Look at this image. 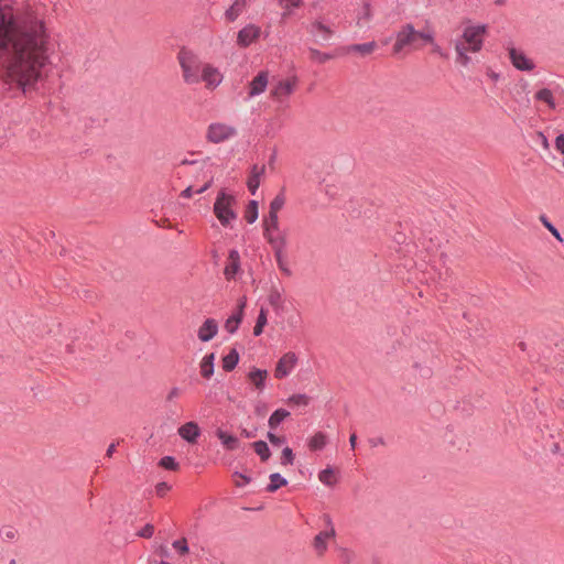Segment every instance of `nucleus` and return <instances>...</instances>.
Returning a JSON list of instances; mask_svg holds the SVG:
<instances>
[{
    "mask_svg": "<svg viewBox=\"0 0 564 564\" xmlns=\"http://www.w3.org/2000/svg\"><path fill=\"white\" fill-rule=\"evenodd\" d=\"M44 3L28 4L15 13L0 0V66L6 82L24 94L43 80L50 64L51 33Z\"/></svg>",
    "mask_w": 564,
    "mask_h": 564,
    "instance_id": "1",
    "label": "nucleus"
},
{
    "mask_svg": "<svg viewBox=\"0 0 564 564\" xmlns=\"http://www.w3.org/2000/svg\"><path fill=\"white\" fill-rule=\"evenodd\" d=\"M486 32V24L468 25L464 29L462 39H457L454 44L457 64L463 67L470 64L471 58L468 56V52L477 53L481 51Z\"/></svg>",
    "mask_w": 564,
    "mask_h": 564,
    "instance_id": "2",
    "label": "nucleus"
},
{
    "mask_svg": "<svg viewBox=\"0 0 564 564\" xmlns=\"http://www.w3.org/2000/svg\"><path fill=\"white\" fill-rule=\"evenodd\" d=\"M417 39L423 40L425 43H433L434 33L430 30L416 31L411 23L404 24L395 33V42L392 47L393 54L399 55L405 47L416 48Z\"/></svg>",
    "mask_w": 564,
    "mask_h": 564,
    "instance_id": "3",
    "label": "nucleus"
},
{
    "mask_svg": "<svg viewBox=\"0 0 564 564\" xmlns=\"http://www.w3.org/2000/svg\"><path fill=\"white\" fill-rule=\"evenodd\" d=\"M177 59L182 68L184 82L188 85L198 84L203 66L205 65L200 58L192 51L182 48L177 54Z\"/></svg>",
    "mask_w": 564,
    "mask_h": 564,
    "instance_id": "4",
    "label": "nucleus"
},
{
    "mask_svg": "<svg viewBox=\"0 0 564 564\" xmlns=\"http://www.w3.org/2000/svg\"><path fill=\"white\" fill-rule=\"evenodd\" d=\"M263 238L271 248L288 245V234L280 228L279 216L268 214L262 220Z\"/></svg>",
    "mask_w": 564,
    "mask_h": 564,
    "instance_id": "5",
    "label": "nucleus"
},
{
    "mask_svg": "<svg viewBox=\"0 0 564 564\" xmlns=\"http://www.w3.org/2000/svg\"><path fill=\"white\" fill-rule=\"evenodd\" d=\"M236 203V198L227 194L225 189H221L214 204V214L223 226H228L231 220L237 218V214L232 209V205Z\"/></svg>",
    "mask_w": 564,
    "mask_h": 564,
    "instance_id": "6",
    "label": "nucleus"
},
{
    "mask_svg": "<svg viewBox=\"0 0 564 564\" xmlns=\"http://www.w3.org/2000/svg\"><path fill=\"white\" fill-rule=\"evenodd\" d=\"M237 134V130L235 127L214 122L208 126L206 139L212 143H221Z\"/></svg>",
    "mask_w": 564,
    "mask_h": 564,
    "instance_id": "7",
    "label": "nucleus"
},
{
    "mask_svg": "<svg viewBox=\"0 0 564 564\" xmlns=\"http://www.w3.org/2000/svg\"><path fill=\"white\" fill-rule=\"evenodd\" d=\"M323 519L328 527V530L321 531L315 535L313 546L318 555H323L327 550L326 541L335 538L336 532L333 527L332 518L328 514H324Z\"/></svg>",
    "mask_w": 564,
    "mask_h": 564,
    "instance_id": "8",
    "label": "nucleus"
},
{
    "mask_svg": "<svg viewBox=\"0 0 564 564\" xmlns=\"http://www.w3.org/2000/svg\"><path fill=\"white\" fill-rule=\"evenodd\" d=\"M297 364V356L289 351L284 354L278 361L274 376L278 379L288 377Z\"/></svg>",
    "mask_w": 564,
    "mask_h": 564,
    "instance_id": "9",
    "label": "nucleus"
},
{
    "mask_svg": "<svg viewBox=\"0 0 564 564\" xmlns=\"http://www.w3.org/2000/svg\"><path fill=\"white\" fill-rule=\"evenodd\" d=\"M223 78L224 76L217 67L210 64L203 66L200 82H204L207 88L215 89L221 84Z\"/></svg>",
    "mask_w": 564,
    "mask_h": 564,
    "instance_id": "10",
    "label": "nucleus"
},
{
    "mask_svg": "<svg viewBox=\"0 0 564 564\" xmlns=\"http://www.w3.org/2000/svg\"><path fill=\"white\" fill-rule=\"evenodd\" d=\"M509 57L512 65L522 72H530L534 69L535 65L532 59L527 57V55L514 47L509 48Z\"/></svg>",
    "mask_w": 564,
    "mask_h": 564,
    "instance_id": "11",
    "label": "nucleus"
},
{
    "mask_svg": "<svg viewBox=\"0 0 564 564\" xmlns=\"http://www.w3.org/2000/svg\"><path fill=\"white\" fill-rule=\"evenodd\" d=\"M177 433L184 441L195 444L197 438L200 436L202 431L196 422L191 421L181 425Z\"/></svg>",
    "mask_w": 564,
    "mask_h": 564,
    "instance_id": "12",
    "label": "nucleus"
},
{
    "mask_svg": "<svg viewBox=\"0 0 564 564\" xmlns=\"http://www.w3.org/2000/svg\"><path fill=\"white\" fill-rule=\"evenodd\" d=\"M260 34V29L254 24H248L238 32L237 43L240 46H249Z\"/></svg>",
    "mask_w": 564,
    "mask_h": 564,
    "instance_id": "13",
    "label": "nucleus"
},
{
    "mask_svg": "<svg viewBox=\"0 0 564 564\" xmlns=\"http://www.w3.org/2000/svg\"><path fill=\"white\" fill-rule=\"evenodd\" d=\"M218 333V323L214 318H207L198 328L197 336L199 340L206 343L212 340Z\"/></svg>",
    "mask_w": 564,
    "mask_h": 564,
    "instance_id": "14",
    "label": "nucleus"
},
{
    "mask_svg": "<svg viewBox=\"0 0 564 564\" xmlns=\"http://www.w3.org/2000/svg\"><path fill=\"white\" fill-rule=\"evenodd\" d=\"M240 269V256L238 250L231 249L228 254V263L225 267L224 274L227 280H232Z\"/></svg>",
    "mask_w": 564,
    "mask_h": 564,
    "instance_id": "15",
    "label": "nucleus"
},
{
    "mask_svg": "<svg viewBox=\"0 0 564 564\" xmlns=\"http://www.w3.org/2000/svg\"><path fill=\"white\" fill-rule=\"evenodd\" d=\"M245 305H246L245 300H241L238 305L237 312L234 313L232 315H230L225 322V329L231 335L235 334L239 328V325H240V323L242 321V316H243Z\"/></svg>",
    "mask_w": 564,
    "mask_h": 564,
    "instance_id": "16",
    "label": "nucleus"
},
{
    "mask_svg": "<svg viewBox=\"0 0 564 564\" xmlns=\"http://www.w3.org/2000/svg\"><path fill=\"white\" fill-rule=\"evenodd\" d=\"M268 86V73L260 72L258 75L251 80L249 86V97H256L261 95Z\"/></svg>",
    "mask_w": 564,
    "mask_h": 564,
    "instance_id": "17",
    "label": "nucleus"
},
{
    "mask_svg": "<svg viewBox=\"0 0 564 564\" xmlns=\"http://www.w3.org/2000/svg\"><path fill=\"white\" fill-rule=\"evenodd\" d=\"M264 172H265L264 165H261V166H259L257 164L252 165V167L250 170V175L247 181V187L252 195H256V193L259 188V185H260V180H261L262 175L264 174Z\"/></svg>",
    "mask_w": 564,
    "mask_h": 564,
    "instance_id": "18",
    "label": "nucleus"
},
{
    "mask_svg": "<svg viewBox=\"0 0 564 564\" xmlns=\"http://www.w3.org/2000/svg\"><path fill=\"white\" fill-rule=\"evenodd\" d=\"M288 245H282L278 247L271 248L274 253V258L276 261V265L280 269L281 272H283L285 275L290 276L292 274V270L289 267V263L286 261V251Z\"/></svg>",
    "mask_w": 564,
    "mask_h": 564,
    "instance_id": "19",
    "label": "nucleus"
},
{
    "mask_svg": "<svg viewBox=\"0 0 564 564\" xmlns=\"http://www.w3.org/2000/svg\"><path fill=\"white\" fill-rule=\"evenodd\" d=\"M294 90V82L280 80L271 90V96L274 99L282 100L289 97Z\"/></svg>",
    "mask_w": 564,
    "mask_h": 564,
    "instance_id": "20",
    "label": "nucleus"
},
{
    "mask_svg": "<svg viewBox=\"0 0 564 564\" xmlns=\"http://www.w3.org/2000/svg\"><path fill=\"white\" fill-rule=\"evenodd\" d=\"M310 33L313 35H321L322 40L328 41L333 35V30L322 20H315L310 26Z\"/></svg>",
    "mask_w": 564,
    "mask_h": 564,
    "instance_id": "21",
    "label": "nucleus"
},
{
    "mask_svg": "<svg viewBox=\"0 0 564 564\" xmlns=\"http://www.w3.org/2000/svg\"><path fill=\"white\" fill-rule=\"evenodd\" d=\"M268 302L276 314H280L284 308V299L282 291L278 288H272L268 295Z\"/></svg>",
    "mask_w": 564,
    "mask_h": 564,
    "instance_id": "22",
    "label": "nucleus"
},
{
    "mask_svg": "<svg viewBox=\"0 0 564 564\" xmlns=\"http://www.w3.org/2000/svg\"><path fill=\"white\" fill-rule=\"evenodd\" d=\"M216 436L219 438L221 445L227 451H235L239 446V440L235 435L228 434L221 429L216 431Z\"/></svg>",
    "mask_w": 564,
    "mask_h": 564,
    "instance_id": "23",
    "label": "nucleus"
},
{
    "mask_svg": "<svg viewBox=\"0 0 564 564\" xmlns=\"http://www.w3.org/2000/svg\"><path fill=\"white\" fill-rule=\"evenodd\" d=\"M377 48V43L370 41L361 44H350L345 47L347 53H359L362 56L370 55Z\"/></svg>",
    "mask_w": 564,
    "mask_h": 564,
    "instance_id": "24",
    "label": "nucleus"
},
{
    "mask_svg": "<svg viewBox=\"0 0 564 564\" xmlns=\"http://www.w3.org/2000/svg\"><path fill=\"white\" fill-rule=\"evenodd\" d=\"M216 355L215 352L207 354L203 357L200 361V375L202 377L209 379L214 375V361Z\"/></svg>",
    "mask_w": 564,
    "mask_h": 564,
    "instance_id": "25",
    "label": "nucleus"
},
{
    "mask_svg": "<svg viewBox=\"0 0 564 564\" xmlns=\"http://www.w3.org/2000/svg\"><path fill=\"white\" fill-rule=\"evenodd\" d=\"M246 8V0H235V2L226 10L225 17L229 22H234Z\"/></svg>",
    "mask_w": 564,
    "mask_h": 564,
    "instance_id": "26",
    "label": "nucleus"
},
{
    "mask_svg": "<svg viewBox=\"0 0 564 564\" xmlns=\"http://www.w3.org/2000/svg\"><path fill=\"white\" fill-rule=\"evenodd\" d=\"M290 416V412L285 409L275 410L268 420L270 431H274L286 417Z\"/></svg>",
    "mask_w": 564,
    "mask_h": 564,
    "instance_id": "27",
    "label": "nucleus"
},
{
    "mask_svg": "<svg viewBox=\"0 0 564 564\" xmlns=\"http://www.w3.org/2000/svg\"><path fill=\"white\" fill-rule=\"evenodd\" d=\"M267 376L268 371L264 369H253L248 375L249 380L258 390H263Z\"/></svg>",
    "mask_w": 564,
    "mask_h": 564,
    "instance_id": "28",
    "label": "nucleus"
},
{
    "mask_svg": "<svg viewBox=\"0 0 564 564\" xmlns=\"http://www.w3.org/2000/svg\"><path fill=\"white\" fill-rule=\"evenodd\" d=\"M270 482L268 484L265 490L268 492H274L281 487L288 485V479L283 477L280 473H273L269 476Z\"/></svg>",
    "mask_w": 564,
    "mask_h": 564,
    "instance_id": "29",
    "label": "nucleus"
},
{
    "mask_svg": "<svg viewBox=\"0 0 564 564\" xmlns=\"http://www.w3.org/2000/svg\"><path fill=\"white\" fill-rule=\"evenodd\" d=\"M327 444V435L323 432L315 433L307 442V446L311 451H321Z\"/></svg>",
    "mask_w": 564,
    "mask_h": 564,
    "instance_id": "30",
    "label": "nucleus"
},
{
    "mask_svg": "<svg viewBox=\"0 0 564 564\" xmlns=\"http://www.w3.org/2000/svg\"><path fill=\"white\" fill-rule=\"evenodd\" d=\"M239 362V354L236 348H232L224 358H223V369L225 371H232Z\"/></svg>",
    "mask_w": 564,
    "mask_h": 564,
    "instance_id": "31",
    "label": "nucleus"
},
{
    "mask_svg": "<svg viewBox=\"0 0 564 564\" xmlns=\"http://www.w3.org/2000/svg\"><path fill=\"white\" fill-rule=\"evenodd\" d=\"M252 447L262 462H267L270 458L271 452L264 441L253 442Z\"/></svg>",
    "mask_w": 564,
    "mask_h": 564,
    "instance_id": "32",
    "label": "nucleus"
},
{
    "mask_svg": "<svg viewBox=\"0 0 564 564\" xmlns=\"http://www.w3.org/2000/svg\"><path fill=\"white\" fill-rule=\"evenodd\" d=\"M371 18H372V11H371L370 3L365 2L362 4V8L359 10V12L357 14V24L359 26H364L371 20Z\"/></svg>",
    "mask_w": 564,
    "mask_h": 564,
    "instance_id": "33",
    "label": "nucleus"
},
{
    "mask_svg": "<svg viewBox=\"0 0 564 564\" xmlns=\"http://www.w3.org/2000/svg\"><path fill=\"white\" fill-rule=\"evenodd\" d=\"M259 216L258 202L250 200L246 209V220L248 224H253Z\"/></svg>",
    "mask_w": 564,
    "mask_h": 564,
    "instance_id": "34",
    "label": "nucleus"
},
{
    "mask_svg": "<svg viewBox=\"0 0 564 564\" xmlns=\"http://www.w3.org/2000/svg\"><path fill=\"white\" fill-rule=\"evenodd\" d=\"M310 55H311V59L313 62L318 63V64H324L327 61L333 58L332 54L325 53V52H321L319 50L313 48V47L310 48Z\"/></svg>",
    "mask_w": 564,
    "mask_h": 564,
    "instance_id": "35",
    "label": "nucleus"
},
{
    "mask_svg": "<svg viewBox=\"0 0 564 564\" xmlns=\"http://www.w3.org/2000/svg\"><path fill=\"white\" fill-rule=\"evenodd\" d=\"M285 204V197L282 193L278 194L270 203L269 214L278 215Z\"/></svg>",
    "mask_w": 564,
    "mask_h": 564,
    "instance_id": "36",
    "label": "nucleus"
},
{
    "mask_svg": "<svg viewBox=\"0 0 564 564\" xmlns=\"http://www.w3.org/2000/svg\"><path fill=\"white\" fill-rule=\"evenodd\" d=\"M535 98L540 101L546 102L551 108L555 107L553 94L547 88H542L535 94Z\"/></svg>",
    "mask_w": 564,
    "mask_h": 564,
    "instance_id": "37",
    "label": "nucleus"
},
{
    "mask_svg": "<svg viewBox=\"0 0 564 564\" xmlns=\"http://www.w3.org/2000/svg\"><path fill=\"white\" fill-rule=\"evenodd\" d=\"M294 458H295V456H294V453L291 447L286 446L282 449L281 462H280L282 466L293 465Z\"/></svg>",
    "mask_w": 564,
    "mask_h": 564,
    "instance_id": "38",
    "label": "nucleus"
},
{
    "mask_svg": "<svg viewBox=\"0 0 564 564\" xmlns=\"http://www.w3.org/2000/svg\"><path fill=\"white\" fill-rule=\"evenodd\" d=\"M288 401L294 405L306 406L310 403V397L304 393H299L291 395Z\"/></svg>",
    "mask_w": 564,
    "mask_h": 564,
    "instance_id": "39",
    "label": "nucleus"
},
{
    "mask_svg": "<svg viewBox=\"0 0 564 564\" xmlns=\"http://www.w3.org/2000/svg\"><path fill=\"white\" fill-rule=\"evenodd\" d=\"M540 220L543 224V226L558 240L562 241V236L557 228L554 227V225L547 219L545 215L540 216Z\"/></svg>",
    "mask_w": 564,
    "mask_h": 564,
    "instance_id": "40",
    "label": "nucleus"
},
{
    "mask_svg": "<svg viewBox=\"0 0 564 564\" xmlns=\"http://www.w3.org/2000/svg\"><path fill=\"white\" fill-rule=\"evenodd\" d=\"M159 465L167 470H176L178 468V463L173 456L162 457Z\"/></svg>",
    "mask_w": 564,
    "mask_h": 564,
    "instance_id": "41",
    "label": "nucleus"
},
{
    "mask_svg": "<svg viewBox=\"0 0 564 564\" xmlns=\"http://www.w3.org/2000/svg\"><path fill=\"white\" fill-rule=\"evenodd\" d=\"M172 546L181 554V555H184V554H187L189 552V547H188V544H187V540L185 538H182V539H178V540H175L173 543H172Z\"/></svg>",
    "mask_w": 564,
    "mask_h": 564,
    "instance_id": "42",
    "label": "nucleus"
},
{
    "mask_svg": "<svg viewBox=\"0 0 564 564\" xmlns=\"http://www.w3.org/2000/svg\"><path fill=\"white\" fill-rule=\"evenodd\" d=\"M18 531L12 527H4L0 529V538L3 541H13L17 538Z\"/></svg>",
    "mask_w": 564,
    "mask_h": 564,
    "instance_id": "43",
    "label": "nucleus"
},
{
    "mask_svg": "<svg viewBox=\"0 0 564 564\" xmlns=\"http://www.w3.org/2000/svg\"><path fill=\"white\" fill-rule=\"evenodd\" d=\"M333 474H334V471L330 467L325 468L322 471H319L318 479L322 484H324L326 486H332L333 485V481H332Z\"/></svg>",
    "mask_w": 564,
    "mask_h": 564,
    "instance_id": "44",
    "label": "nucleus"
},
{
    "mask_svg": "<svg viewBox=\"0 0 564 564\" xmlns=\"http://www.w3.org/2000/svg\"><path fill=\"white\" fill-rule=\"evenodd\" d=\"M286 323L291 329H293V330L297 329L302 325L301 314L299 312H296L295 314L290 315L286 319Z\"/></svg>",
    "mask_w": 564,
    "mask_h": 564,
    "instance_id": "45",
    "label": "nucleus"
},
{
    "mask_svg": "<svg viewBox=\"0 0 564 564\" xmlns=\"http://www.w3.org/2000/svg\"><path fill=\"white\" fill-rule=\"evenodd\" d=\"M267 438L269 440V442L273 445V446H280L284 443H286V437L285 436H278L273 433V431H269L267 433Z\"/></svg>",
    "mask_w": 564,
    "mask_h": 564,
    "instance_id": "46",
    "label": "nucleus"
},
{
    "mask_svg": "<svg viewBox=\"0 0 564 564\" xmlns=\"http://www.w3.org/2000/svg\"><path fill=\"white\" fill-rule=\"evenodd\" d=\"M154 534V527L150 523H147L139 532L138 536L143 539H150Z\"/></svg>",
    "mask_w": 564,
    "mask_h": 564,
    "instance_id": "47",
    "label": "nucleus"
},
{
    "mask_svg": "<svg viewBox=\"0 0 564 564\" xmlns=\"http://www.w3.org/2000/svg\"><path fill=\"white\" fill-rule=\"evenodd\" d=\"M171 488H172L171 485H169L165 481L158 482L155 486V494L159 497H164L167 494V491L171 490Z\"/></svg>",
    "mask_w": 564,
    "mask_h": 564,
    "instance_id": "48",
    "label": "nucleus"
},
{
    "mask_svg": "<svg viewBox=\"0 0 564 564\" xmlns=\"http://www.w3.org/2000/svg\"><path fill=\"white\" fill-rule=\"evenodd\" d=\"M413 367L420 372V375L423 377V378H429L431 377L432 375V370L430 367H426V366H422L421 364L419 362H415L413 365Z\"/></svg>",
    "mask_w": 564,
    "mask_h": 564,
    "instance_id": "49",
    "label": "nucleus"
},
{
    "mask_svg": "<svg viewBox=\"0 0 564 564\" xmlns=\"http://www.w3.org/2000/svg\"><path fill=\"white\" fill-rule=\"evenodd\" d=\"M279 4L289 8H299L302 4V0H278Z\"/></svg>",
    "mask_w": 564,
    "mask_h": 564,
    "instance_id": "50",
    "label": "nucleus"
},
{
    "mask_svg": "<svg viewBox=\"0 0 564 564\" xmlns=\"http://www.w3.org/2000/svg\"><path fill=\"white\" fill-rule=\"evenodd\" d=\"M257 324L265 326L268 323L267 310L261 307L257 317Z\"/></svg>",
    "mask_w": 564,
    "mask_h": 564,
    "instance_id": "51",
    "label": "nucleus"
},
{
    "mask_svg": "<svg viewBox=\"0 0 564 564\" xmlns=\"http://www.w3.org/2000/svg\"><path fill=\"white\" fill-rule=\"evenodd\" d=\"M555 148L562 155H564V134H560L556 137Z\"/></svg>",
    "mask_w": 564,
    "mask_h": 564,
    "instance_id": "52",
    "label": "nucleus"
},
{
    "mask_svg": "<svg viewBox=\"0 0 564 564\" xmlns=\"http://www.w3.org/2000/svg\"><path fill=\"white\" fill-rule=\"evenodd\" d=\"M369 444L371 447H377V446H380V445H384V438L379 436V437H371L369 438Z\"/></svg>",
    "mask_w": 564,
    "mask_h": 564,
    "instance_id": "53",
    "label": "nucleus"
},
{
    "mask_svg": "<svg viewBox=\"0 0 564 564\" xmlns=\"http://www.w3.org/2000/svg\"><path fill=\"white\" fill-rule=\"evenodd\" d=\"M180 393H181L180 388H177V387L172 388L170 390V392L167 393V397H166L167 401H172L173 399L177 398L180 395Z\"/></svg>",
    "mask_w": 564,
    "mask_h": 564,
    "instance_id": "54",
    "label": "nucleus"
},
{
    "mask_svg": "<svg viewBox=\"0 0 564 564\" xmlns=\"http://www.w3.org/2000/svg\"><path fill=\"white\" fill-rule=\"evenodd\" d=\"M235 475L239 476L242 479V482H237L238 487H242L251 481V478L245 474L236 471Z\"/></svg>",
    "mask_w": 564,
    "mask_h": 564,
    "instance_id": "55",
    "label": "nucleus"
},
{
    "mask_svg": "<svg viewBox=\"0 0 564 564\" xmlns=\"http://www.w3.org/2000/svg\"><path fill=\"white\" fill-rule=\"evenodd\" d=\"M193 195V187L192 186H187L185 189L182 191L181 193V197L183 198H191Z\"/></svg>",
    "mask_w": 564,
    "mask_h": 564,
    "instance_id": "56",
    "label": "nucleus"
},
{
    "mask_svg": "<svg viewBox=\"0 0 564 564\" xmlns=\"http://www.w3.org/2000/svg\"><path fill=\"white\" fill-rule=\"evenodd\" d=\"M263 328H264L263 325H260V324L256 323V325L253 327V335L257 336V337L260 336L263 333Z\"/></svg>",
    "mask_w": 564,
    "mask_h": 564,
    "instance_id": "57",
    "label": "nucleus"
},
{
    "mask_svg": "<svg viewBox=\"0 0 564 564\" xmlns=\"http://www.w3.org/2000/svg\"><path fill=\"white\" fill-rule=\"evenodd\" d=\"M212 183H213V180L208 181L206 184H204L203 186H200V188H198L196 191L197 194H202L204 192H206L210 186H212Z\"/></svg>",
    "mask_w": 564,
    "mask_h": 564,
    "instance_id": "58",
    "label": "nucleus"
},
{
    "mask_svg": "<svg viewBox=\"0 0 564 564\" xmlns=\"http://www.w3.org/2000/svg\"><path fill=\"white\" fill-rule=\"evenodd\" d=\"M212 183H213V180L208 181L206 184H204L203 186H200V188H198L196 191L197 194H202L204 192H206L210 186H212Z\"/></svg>",
    "mask_w": 564,
    "mask_h": 564,
    "instance_id": "59",
    "label": "nucleus"
},
{
    "mask_svg": "<svg viewBox=\"0 0 564 564\" xmlns=\"http://www.w3.org/2000/svg\"><path fill=\"white\" fill-rule=\"evenodd\" d=\"M487 75L494 82H498L499 78H500V74H498V73H496L494 70H488Z\"/></svg>",
    "mask_w": 564,
    "mask_h": 564,
    "instance_id": "60",
    "label": "nucleus"
},
{
    "mask_svg": "<svg viewBox=\"0 0 564 564\" xmlns=\"http://www.w3.org/2000/svg\"><path fill=\"white\" fill-rule=\"evenodd\" d=\"M349 444H350L351 449H355V448H356V444H357V435H356L355 433L350 435V437H349Z\"/></svg>",
    "mask_w": 564,
    "mask_h": 564,
    "instance_id": "61",
    "label": "nucleus"
},
{
    "mask_svg": "<svg viewBox=\"0 0 564 564\" xmlns=\"http://www.w3.org/2000/svg\"><path fill=\"white\" fill-rule=\"evenodd\" d=\"M115 451H116V444H115V443H111V444L108 446V448H107L106 455H107L108 457H111V456H112V454L115 453Z\"/></svg>",
    "mask_w": 564,
    "mask_h": 564,
    "instance_id": "62",
    "label": "nucleus"
},
{
    "mask_svg": "<svg viewBox=\"0 0 564 564\" xmlns=\"http://www.w3.org/2000/svg\"><path fill=\"white\" fill-rule=\"evenodd\" d=\"M433 44V51L437 54H440L441 56H445L441 46L438 44H435L434 42L432 43Z\"/></svg>",
    "mask_w": 564,
    "mask_h": 564,
    "instance_id": "63",
    "label": "nucleus"
},
{
    "mask_svg": "<svg viewBox=\"0 0 564 564\" xmlns=\"http://www.w3.org/2000/svg\"><path fill=\"white\" fill-rule=\"evenodd\" d=\"M196 163H197V161H196V160L183 159V160L181 161V165H194V164H196Z\"/></svg>",
    "mask_w": 564,
    "mask_h": 564,
    "instance_id": "64",
    "label": "nucleus"
}]
</instances>
